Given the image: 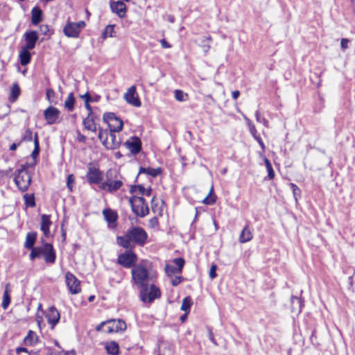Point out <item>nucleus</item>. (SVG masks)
Returning a JSON list of instances; mask_svg holds the SVG:
<instances>
[{
    "label": "nucleus",
    "mask_w": 355,
    "mask_h": 355,
    "mask_svg": "<svg viewBox=\"0 0 355 355\" xmlns=\"http://www.w3.org/2000/svg\"><path fill=\"white\" fill-rule=\"evenodd\" d=\"M148 240V234L141 227H130L124 236L116 237V243L127 250H132L135 245L144 246Z\"/></svg>",
    "instance_id": "obj_1"
},
{
    "label": "nucleus",
    "mask_w": 355,
    "mask_h": 355,
    "mask_svg": "<svg viewBox=\"0 0 355 355\" xmlns=\"http://www.w3.org/2000/svg\"><path fill=\"white\" fill-rule=\"evenodd\" d=\"M149 267L150 263L148 261H142L132 268L131 271L132 282L138 288L145 286L149 283L151 279Z\"/></svg>",
    "instance_id": "obj_2"
},
{
    "label": "nucleus",
    "mask_w": 355,
    "mask_h": 355,
    "mask_svg": "<svg viewBox=\"0 0 355 355\" xmlns=\"http://www.w3.org/2000/svg\"><path fill=\"white\" fill-rule=\"evenodd\" d=\"M31 260H34L36 258L44 257L46 263L53 264L56 259V253L51 243L42 241V245L35 247L30 253Z\"/></svg>",
    "instance_id": "obj_3"
},
{
    "label": "nucleus",
    "mask_w": 355,
    "mask_h": 355,
    "mask_svg": "<svg viewBox=\"0 0 355 355\" xmlns=\"http://www.w3.org/2000/svg\"><path fill=\"white\" fill-rule=\"evenodd\" d=\"M31 180L27 166L25 164L21 165V168L16 171L14 178V182L19 190L21 192L26 191L31 183Z\"/></svg>",
    "instance_id": "obj_4"
},
{
    "label": "nucleus",
    "mask_w": 355,
    "mask_h": 355,
    "mask_svg": "<svg viewBox=\"0 0 355 355\" xmlns=\"http://www.w3.org/2000/svg\"><path fill=\"white\" fill-rule=\"evenodd\" d=\"M98 139L107 149H116L121 144V139L116 137L115 132L100 129Z\"/></svg>",
    "instance_id": "obj_5"
},
{
    "label": "nucleus",
    "mask_w": 355,
    "mask_h": 355,
    "mask_svg": "<svg viewBox=\"0 0 355 355\" xmlns=\"http://www.w3.org/2000/svg\"><path fill=\"white\" fill-rule=\"evenodd\" d=\"M106 178V181L100 185L102 190L112 193L119 189L123 185L121 180L116 178V171L115 170H109L107 172Z\"/></svg>",
    "instance_id": "obj_6"
},
{
    "label": "nucleus",
    "mask_w": 355,
    "mask_h": 355,
    "mask_svg": "<svg viewBox=\"0 0 355 355\" xmlns=\"http://www.w3.org/2000/svg\"><path fill=\"white\" fill-rule=\"evenodd\" d=\"M129 202L133 213L137 216L143 218L148 214L149 209L148 205L145 203V200L143 197L133 196L130 198Z\"/></svg>",
    "instance_id": "obj_7"
},
{
    "label": "nucleus",
    "mask_w": 355,
    "mask_h": 355,
    "mask_svg": "<svg viewBox=\"0 0 355 355\" xmlns=\"http://www.w3.org/2000/svg\"><path fill=\"white\" fill-rule=\"evenodd\" d=\"M141 289L140 297L142 302L151 303L155 299L160 297L159 289L154 284L148 283L145 286L139 287Z\"/></svg>",
    "instance_id": "obj_8"
},
{
    "label": "nucleus",
    "mask_w": 355,
    "mask_h": 355,
    "mask_svg": "<svg viewBox=\"0 0 355 355\" xmlns=\"http://www.w3.org/2000/svg\"><path fill=\"white\" fill-rule=\"evenodd\" d=\"M85 27V22L80 21L72 22L68 21L63 28V33L67 37L77 38L80 31Z\"/></svg>",
    "instance_id": "obj_9"
},
{
    "label": "nucleus",
    "mask_w": 355,
    "mask_h": 355,
    "mask_svg": "<svg viewBox=\"0 0 355 355\" xmlns=\"http://www.w3.org/2000/svg\"><path fill=\"white\" fill-rule=\"evenodd\" d=\"M103 119L107 123L110 128V131L120 132L123 129V122L118 118L113 112H107L103 114Z\"/></svg>",
    "instance_id": "obj_10"
},
{
    "label": "nucleus",
    "mask_w": 355,
    "mask_h": 355,
    "mask_svg": "<svg viewBox=\"0 0 355 355\" xmlns=\"http://www.w3.org/2000/svg\"><path fill=\"white\" fill-rule=\"evenodd\" d=\"M137 261V255L132 251V250H128L124 253L119 254L117 259L118 263L126 268H129L133 266H135V264Z\"/></svg>",
    "instance_id": "obj_11"
},
{
    "label": "nucleus",
    "mask_w": 355,
    "mask_h": 355,
    "mask_svg": "<svg viewBox=\"0 0 355 355\" xmlns=\"http://www.w3.org/2000/svg\"><path fill=\"white\" fill-rule=\"evenodd\" d=\"M65 279L67 286L71 294L76 295L81 291L80 282L73 273L67 272Z\"/></svg>",
    "instance_id": "obj_12"
},
{
    "label": "nucleus",
    "mask_w": 355,
    "mask_h": 355,
    "mask_svg": "<svg viewBox=\"0 0 355 355\" xmlns=\"http://www.w3.org/2000/svg\"><path fill=\"white\" fill-rule=\"evenodd\" d=\"M107 327L104 332L107 334L123 331L126 329V324L121 320H108L106 321Z\"/></svg>",
    "instance_id": "obj_13"
},
{
    "label": "nucleus",
    "mask_w": 355,
    "mask_h": 355,
    "mask_svg": "<svg viewBox=\"0 0 355 355\" xmlns=\"http://www.w3.org/2000/svg\"><path fill=\"white\" fill-rule=\"evenodd\" d=\"M124 99L128 103L135 107H139L141 105V103L139 100V96L136 91V87L135 85L131 86L127 92L124 94Z\"/></svg>",
    "instance_id": "obj_14"
},
{
    "label": "nucleus",
    "mask_w": 355,
    "mask_h": 355,
    "mask_svg": "<svg viewBox=\"0 0 355 355\" xmlns=\"http://www.w3.org/2000/svg\"><path fill=\"white\" fill-rule=\"evenodd\" d=\"M175 266L166 264L165 266V272L168 277H172L175 274L182 272V268L184 265V260L182 258H176L173 260Z\"/></svg>",
    "instance_id": "obj_15"
},
{
    "label": "nucleus",
    "mask_w": 355,
    "mask_h": 355,
    "mask_svg": "<svg viewBox=\"0 0 355 355\" xmlns=\"http://www.w3.org/2000/svg\"><path fill=\"white\" fill-rule=\"evenodd\" d=\"M60 114V112L58 108L50 106L44 110V116L46 123L52 125L58 122Z\"/></svg>",
    "instance_id": "obj_16"
},
{
    "label": "nucleus",
    "mask_w": 355,
    "mask_h": 355,
    "mask_svg": "<svg viewBox=\"0 0 355 355\" xmlns=\"http://www.w3.org/2000/svg\"><path fill=\"white\" fill-rule=\"evenodd\" d=\"M124 146L133 155L138 154L141 150V141L137 137H132L124 143Z\"/></svg>",
    "instance_id": "obj_17"
},
{
    "label": "nucleus",
    "mask_w": 355,
    "mask_h": 355,
    "mask_svg": "<svg viewBox=\"0 0 355 355\" xmlns=\"http://www.w3.org/2000/svg\"><path fill=\"white\" fill-rule=\"evenodd\" d=\"M86 178L89 184H98L102 180L103 174L98 168L89 167Z\"/></svg>",
    "instance_id": "obj_18"
},
{
    "label": "nucleus",
    "mask_w": 355,
    "mask_h": 355,
    "mask_svg": "<svg viewBox=\"0 0 355 355\" xmlns=\"http://www.w3.org/2000/svg\"><path fill=\"white\" fill-rule=\"evenodd\" d=\"M46 318L51 329H53L60 321V315L54 306H51L46 313Z\"/></svg>",
    "instance_id": "obj_19"
},
{
    "label": "nucleus",
    "mask_w": 355,
    "mask_h": 355,
    "mask_svg": "<svg viewBox=\"0 0 355 355\" xmlns=\"http://www.w3.org/2000/svg\"><path fill=\"white\" fill-rule=\"evenodd\" d=\"M24 39L26 44L23 47L32 50L35 48L36 42L38 40L37 33L35 31H26L24 33Z\"/></svg>",
    "instance_id": "obj_20"
},
{
    "label": "nucleus",
    "mask_w": 355,
    "mask_h": 355,
    "mask_svg": "<svg viewBox=\"0 0 355 355\" xmlns=\"http://www.w3.org/2000/svg\"><path fill=\"white\" fill-rule=\"evenodd\" d=\"M110 8L113 12L116 13L120 18L125 16L126 12V6L125 3L121 1L116 2H111Z\"/></svg>",
    "instance_id": "obj_21"
},
{
    "label": "nucleus",
    "mask_w": 355,
    "mask_h": 355,
    "mask_svg": "<svg viewBox=\"0 0 355 355\" xmlns=\"http://www.w3.org/2000/svg\"><path fill=\"white\" fill-rule=\"evenodd\" d=\"M52 223L50 220V216L43 214L41 217V230L43 232L44 236L48 237L50 234V226Z\"/></svg>",
    "instance_id": "obj_22"
},
{
    "label": "nucleus",
    "mask_w": 355,
    "mask_h": 355,
    "mask_svg": "<svg viewBox=\"0 0 355 355\" xmlns=\"http://www.w3.org/2000/svg\"><path fill=\"white\" fill-rule=\"evenodd\" d=\"M103 215L109 225L115 224L118 215L117 213L110 209H105L103 211Z\"/></svg>",
    "instance_id": "obj_23"
},
{
    "label": "nucleus",
    "mask_w": 355,
    "mask_h": 355,
    "mask_svg": "<svg viewBox=\"0 0 355 355\" xmlns=\"http://www.w3.org/2000/svg\"><path fill=\"white\" fill-rule=\"evenodd\" d=\"M253 238V234L248 225H246L241 231L239 236V242L244 243L251 241Z\"/></svg>",
    "instance_id": "obj_24"
},
{
    "label": "nucleus",
    "mask_w": 355,
    "mask_h": 355,
    "mask_svg": "<svg viewBox=\"0 0 355 355\" xmlns=\"http://www.w3.org/2000/svg\"><path fill=\"white\" fill-rule=\"evenodd\" d=\"M291 311L293 313L298 314L301 312L302 306V301L301 298L293 296L291 300Z\"/></svg>",
    "instance_id": "obj_25"
},
{
    "label": "nucleus",
    "mask_w": 355,
    "mask_h": 355,
    "mask_svg": "<svg viewBox=\"0 0 355 355\" xmlns=\"http://www.w3.org/2000/svg\"><path fill=\"white\" fill-rule=\"evenodd\" d=\"M37 239V233L36 232H28L26 236V241L24 243V247L28 250H31L35 248L34 247V244L35 243Z\"/></svg>",
    "instance_id": "obj_26"
},
{
    "label": "nucleus",
    "mask_w": 355,
    "mask_h": 355,
    "mask_svg": "<svg viewBox=\"0 0 355 355\" xmlns=\"http://www.w3.org/2000/svg\"><path fill=\"white\" fill-rule=\"evenodd\" d=\"M29 51L30 49L22 47L19 52V60L22 66H26L31 62V55Z\"/></svg>",
    "instance_id": "obj_27"
},
{
    "label": "nucleus",
    "mask_w": 355,
    "mask_h": 355,
    "mask_svg": "<svg viewBox=\"0 0 355 355\" xmlns=\"http://www.w3.org/2000/svg\"><path fill=\"white\" fill-rule=\"evenodd\" d=\"M105 349L108 354L118 355L119 352V347L116 342L110 341L105 344Z\"/></svg>",
    "instance_id": "obj_28"
},
{
    "label": "nucleus",
    "mask_w": 355,
    "mask_h": 355,
    "mask_svg": "<svg viewBox=\"0 0 355 355\" xmlns=\"http://www.w3.org/2000/svg\"><path fill=\"white\" fill-rule=\"evenodd\" d=\"M42 12L41 9L34 7L31 11V22L33 25H37L42 21Z\"/></svg>",
    "instance_id": "obj_29"
},
{
    "label": "nucleus",
    "mask_w": 355,
    "mask_h": 355,
    "mask_svg": "<svg viewBox=\"0 0 355 355\" xmlns=\"http://www.w3.org/2000/svg\"><path fill=\"white\" fill-rule=\"evenodd\" d=\"M21 93V90L19 86L17 83L12 84L10 88V93L9 96V101L11 103H14L17 101L18 97L19 96Z\"/></svg>",
    "instance_id": "obj_30"
},
{
    "label": "nucleus",
    "mask_w": 355,
    "mask_h": 355,
    "mask_svg": "<svg viewBox=\"0 0 355 355\" xmlns=\"http://www.w3.org/2000/svg\"><path fill=\"white\" fill-rule=\"evenodd\" d=\"M83 123L85 129L92 132L96 131V124L93 117L90 116V114H88L87 117L84 119Z\"/></svg>",
    "instance_id": "obj_31"
},
{
    "label": "nucleus",
    "mask_w": 355,
    "mask_h": 355,
    "mask_svg": "<svg viewBox=\"0 0 355 355\" xmlns=\"http://www.w3.org/2000/svg\"><path fill=\"white\" fill-rule=\"evenodd\" d=\"M130 191L131 193H138L141 195H146L147 196H149L151 194L152 189L151 188H148L146 189L142 185H136L132 186L130 188Z\"/></svg>",
    "instance_id": "obj_32"
},
{
    "label": "nucleus",
    "mask_w": 355,
    "mask_h": 355,
    "mask_svg": "<svg viewBox=\"0 0 355 355\" xmlns=\"http://www.w3.org/2000/svg\"><path fill=\"white\" fill-rule=\"evenodd\" d=\"M162 172L160 168H143L141 167L139 169V173H145L149 175L153 178L157 177Z\"/></svg>",
    "instance_id": "obj_33"
},
{
    "label": "nucleus",
    "mask_w": 355,
    "mask_h": 355,
    "mask_svg": "<svg viewBox=\"0 0 355 355\" xmlns=\"http://www.w3.org/2000/svg\"><path fill=\"white\" fill-rule=\"evenodd\" d=\"M9 284H8L6 286L4 292H3V301L1 304V306L3 309H6L8 306L10 304V290L8 288Z\"/></svg>",
    "instance_id": "obj_34"
},
{
    "label": "nucleus",
    "mask_w": 355,
    "mask_h": 355,
    "mask_svg": "<svg viewBox=\"0 0 355 355\" xmlns=\"http://www.w3.org/2000/svg\"><path fill=\"white\" fill-rule=\"evenodd\" d=\"M212 41L211 36L202 37L200 40V46L205 53H207L210 49V43Z\"/></svg>",
    "instance_id": "obj_35"
},
{
    "label": "nucleus",
    "mask_w": 355,
    "mask_h": 355,
    "mask_svg": "<svg viewBox=\"0 0 355 355\" xmlns=\"http://www.w3.org/2000/svg\"><path fill=\"white\" fill-rule=\"evenodd\" d=\"M36 334L33 331L29 330L28 334L24 339V342L27 345H33L36 343Z\"/></svg>",
    "instance_id": "obj_36"
},
{
    "label": "nucleus",
    "mask_w": 355,
    "mask_h": 355,
    "mask_svg": "<svg viewBox=\"0 0 355 355\" xmlns=\"http://www.w3.org/2000/svg\"><path fill=\"white\" fill-rule=\"evenodd\" d=\"M75 98L73 93H70L64 101V107L69 112L74 109Z\"/></svg>",
    "instance_id": "obj_37"
},
{
    "label": "nucleus",
    "mask_w": 355,
    "mask_h": 355,
    "mask_svg": "<svg viewBox=\"0 0 355 355\" xmlns=\"http://www.w3.org/2000/svg\"><path fill=\"white\" fill-rule=\"evenodd\" d=\"M115 36L114 25H107L102 33L103 39L107 37H113Z\"/></svg>",
    "instance_id": "obj_38"
},
{
    "label": "nucleus",
    "mask_w": 355,
    "mask_h": 355,
    "mask_svg": "<svg viewBox=\"0 0 355 355\" xmlns=\"http://www.w3.org/2000/svg\"><path fill=\"white\" fill-rule=\"evenodd\" d=\"M192 304L193 302L190 297H184L182 302L181 310L188 313L190 311L191 306L192 305Z\"/></svg>",
    "instance_id": "obj_39"
},
{
    "label": "nucleus",
    "mask_w": 355,
    "mask_h": 355,
    "mask_svg": "<svg viewBox=\"0 0 355 355\" xmlns=\"http://www.w3.org/2000/svg\"><path fill=\"white\" fill-rule=\"evenodd\" d=\"M40 153V144L37 133L35 134L34 136V150L31 153L33 159H35Z\"/></svg>",
    "instance_id": "obj_40"
},
{
    "label": "nucleus",
    "mask_w": 355,
    "mask_h": 355,
    "mask_svg": "<svg viewBox=\"0 0 355 355\" xmlns=\"http://www.w3.org/2000/svg\"><path fill=\"white\" fill-rule=\"evenodd\" d=\"M25 205L27 207H33L35 206L34 194L26 193L24 195Z\"/></svg>",
    "instance_id": "obj_41"
},
{
    "label": "nucleus",
    "mask_w": 355,
    "mask_h": 355,
    "mask_svg": "<svg viewBox=\"0 0 355 355\" xmlns=\"http://www.w3.org/2000/svg\"><path fill=\"white\" fill-rule=\"evenodd\" d=\"M214 188L211 187L209 195L202 200L205 205H213L216 202V197L213 194Z\"/></svg>",
    "instance_id": "obj_42"
},
{
    "label": "nucleus",
    "mask_w": 355,
    "mask_h": 355,
    "mask_svg": "<svg viewBox=\"0 0 355 355\" xmlns=\"http://www.w3.org/2000/svg\"><path fill=\"white\" fill-rule=\"evenodd\" d=\"M245 120L247 121L250 132L251 135H252V137L254 138L258 137L259 135L257 134V130L254 125H253L252 123V122L248 119L245 118Z\"/></svg>",
    "instance_id": "obj_43"
},
{
    "label": "nucleus",
    "mask_w": 355,
    "mask_h": 355,
    "mask_svg": "<svg viewBox=\"0 0 355 355\" xmlns=\"http://www.w3.org/2000/svg\"><path fill=\"white\" fill-rule=\"evenodd\" d=\"M255 117L257 122L263 123L266 127L268 126V121L261 115L259 111L256 112Z\"/></svg>",
    "instance_id": "obj_44"
},
{
    "label": "nucleus",
    "mask_w": 355,
    "mask_h": 355,
    "mask_svg": "<svg viewBox=\"0 0 355 355\" xmlns=\"http://www.w3.org/2000/svg\"><path fill=\"white\" fill-rule=\"evenodd\" d=\"M290 187L292 189L293 196H294L295 200H297V196H300L301 191H300V188L294 183H291Z\"/></svg>",
    "instance_id": "obj_45"
},
{
    "label": "nucleus",
    "mask_w": 355,
    "mask_h": 355,
    "mask_svg": "<svg viewBox=\"0 0 355 355\" xmlns=\"http://www.w3.org/2000/svg\"><path fill=\"white\" fill-rule=\"evenodd\" d=\"M184 96H185V94H184V92L182 91L175 90V98L177 101H185Z\"/></svg>",
    "instance_id": "obj_46"
},
{
    "label": "nucleus",
    "mask_w": 355,
    "mask_h": 355,
    "mask_svg": "<svg viewBox=\"0 0 355 355\" xmlns=\"http://www.w3.org/2000/svg\"><path fill=\"white\" fill-rule=\"evenodd\" d=\"M23 139L27 141H31L33 139V132L30 129H27L25 131Z\"/></svg>",
    "instance_id": "obj_47"
},
{
    "label": "nucleus",
    "mask_w": 355,
    "mask_h": 355,
    "mask_svg": "<svg viewBox=\"0 0 355 355\" xmlns=\"http://www.w3.org/2000/svg\"><path fill=\"white\" fill-rule=\"evenodd\" d=\"M182 280V277L181 276H175L174 277H171V284L173 286H177L178 285H179L181 282Z\"/></svg>",
    "instance_id": "obj_48"
},
{
    "label": "nucleus",
    "mask_w": 355,
    "mask_h": 355,
    "mask_svg": "<svg viewBox=\"0 0 355 355\" xmlns=\"http://www.w3.org/2000/svg\"><path fill=\"white\" fill-rule=\"evenodd\" d=\"M266 168L268 171V177L267 178L269 180H272L275 178V172H274L272 165L270 166H267Z\"/></svg>",
    "instance_id": "obj_49"
},
{
    "label": "nucleus",
    "mask_w": 355,
    "mask_h": 355,
    "mask_svg": "<svg viewBox=\"0 0 355 355\" xmlns=\"http://www.w3.org/2000/svg\"><path fill=\"white\" fill-rule=\"evenodd\" d=\"M209 275V277L212 279L216 277V265H213L211 266Z\"/></svg>",
    "instance_id": "obj_50"
},
{
    "label": "nucleus",
    "mask_w": 355,
    "mask_h": 355,
    "mask_svg": "<svg viewBox=\"0 0 355 355\" xmlns=\"http://www.w3.org/2000/svg\"><path fill=\"white\" fill-rule=\"evenodd\" d=\"M74 182V177L73 175H69L68 177H67V187L69 188V189L70 191L72 190V184Z\"/></svg>",
    "instance_id": "obj_51"
},
{
    "label": "nucleus",
    "mask_w": 355,
    "mask_h": 355,
    "mask_svg": "<svg viewBox=\"0 0 355 355\" xmlns=\"http://www.w3.org/2000/svg\"><path fill=\"white\" fill-rule=\"evenodd\" d=\"M76 133H77V140L79 141V142H81V143H85L86 142V140H87V138L85 135H82L78 130L76 131Z\"/></svg>",
    "instance_id": "obj_52"
},
{
    "label": "nucleus",
    "mask_w": 355,
    "mask_h": 355,
    "mask_svg": "<svg viewBox=\"0 0 355 355\" xmlns=\"http://www.w3.org/2000/svg\"><path fill=\"white\" fill-rule=\"evenodd\" d=\"M40 31L44 35H51V33H49V32H50L49 28L47 25L40 26Z\"/></svg>",
    "instance_id": "obj_53"
},
{
    "label": "nucleus",
    "mask_w": 355,
    "mask_h": 355,
    "mask_svg": "<svg viewBox=\"0 0 355 355\" xmlns=\"http://www.w3.org/2000/svg\"><path fill=\"white\" fill-rule=\"evenodd\" d=\"M158 224V219L156 217H153L149 220V226L152 228L157 227Z\"/></svg>",
    "instance_id": "obj_54"
},
{
    "label": "nucleus",
    "mask_w": 355,
    "mask_h": 355,
    "mask_svg": "<svg viewBox=\"0 0 355 355\" xmlns=\"http://www.w3.org/2000/svg\"><path fill=\"white\" fill-rule=\"evenodd\" d=\"M349 43V40L348 39L343 38L340 41V46L343 50H345L348 48V44Z\"/></svg>",
    "instance_id": "obj_55"
},
{
    "label": "nucleus",
    "mask_w": 355,
    "mask_h": 355,
    "mask_svg": "<svg viewBox=\"0 0 355 355\" xmlns=\"http://www.w3.org/2000/svg\"><path fill=\"white\" fill-rule=\"evenodd\" d=\"M106 327H107L106 321H104L96 326V330L98 331H104V329H106Z\"/></svg>",
    "instance_id": "obj_56"
},
{
    "label": "nucleus",
    "mask_w": 355,
    "mask_h": 355,
    "mask_svg": "<svg viewBox=\"0 0 355 355\" xmlns=\"http://www.w3.org/2000/svg\"><path fill=\"white\" fill-rule=\"evenodd\" d=\"M46 94V98L50 101L51 98L55 96V92L52 89H48Z\"/></svg>",
    "instance_id": "obj_57"
},
{
    "label": "nucleus",
    "mask_w": 355,
    "mask_h": 355,
    "mask_svg": "<svg viewBox=\"0 0 355 355\" xmlns=\"http://www.w3.org/2000/svg\"><path fill=\"white\" fill-rule=\"evenodd\" d=\"M160 44L162 45V47L164 49H169L171 47V45L168 42H167L165 39L161 40Z\"/></svg>",
    "instance_id": "obj_58"
},
{
    "label": "nucleus",
    "mask_w": 355,
    "mask_h": 355,
    "mask_svg": "<svg viewBox=\"0 0 355 355\" xmlns=\"http://www.w3.org/2000/svg\"><path fill=\"white\" fill-rule=\"evenodd\" d=\"M254 139L257 141V142L260 145V146H261V149L263 150V151H264L265 148H266V146H265V144H264L262 139L260 137V136L259 135L258 137H255Z\"/></svg>",
    "instance_id": "obj_59"
},
{
    "label": "nucleus",
    "mask_w": 355,
    "mask_h": 355,
    "mask_svg": "<svg viewBox=\"0 0 355 355\" xmlns=\"http://www.w3.org/2000/svg\"><path fill=\"white\" fill-rule=\"evenodd\" d=\"M209 340L211 341V343H213L214 345H217L216 342V340L214 339V334H213V332L211 331V329H209Z\"/></svg>",
    "instance_id": "obj_60"
},
{
    "label": "nucleus",
    "mask_w": 355,
    "mask_h": 355,
    "mask_svg": "<svg viewBox=\"0 0 355 355\" xmlns=\"http://www.w3.org/2000/svg\"><path fill=\"white\" fill-rule=\"evenodd\" d=\"M81 98L85 99V103H89L92 100L91 96L88 93H86L85 94L81 96Z\"/></svg>",
    "instance_id": "obj_61"
},
{
    "label": "nucleus",
    "mask_w": 355,
    "mask_h": 355,
    "mask_svg": "<svg viewBox=\"0 0 355 355\" xmlns=\"http://www.w3.org/2000/svg\"><path fill=\"white\" fill-rule=\"evenodd\" d=\"M28 352V350H27V349H26V348H25V347H17V348L16 349V353H17V354H21V352Z\"/></svg>",
    "instance_id": "obj_62"
},
{
    "label": "nucleus",
    "mask_w": 355,
    "mask_h": 355,
    "mask_svg": "<svg viewBox=\"0 0 355 355\" xmlns=\"http://www.w3.org/2000/svg\"><path fill=\"white\" fill-rule=\"evenodd\" d=\"M11 171H12L11 168H9L8 170H6V171H1L0 175L1 176L8 175L11 173Z\"/></svg>",
    "instance_id": "obj_63"
},
{
    "label": "nucleus",
    "mask_w": 355,
    "mask_h": 355,
    "mask_svg": "<svg viewBox=\"0 0 355 355\" xmlns=\"http://www.w3.org/2000/svg\"><path fill=\"white\" fill-rule=\"evenodd\" d=\"M240 95V92L238 91V90H235L232 92V96L233 98V99L236 100L239 98Z\"/></svg>",
    "instance_id": "obj_64"
}]
</instances>
